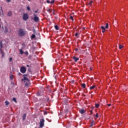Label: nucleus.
<instances>
[{
    "label": "nucleus",
    "instance_id": "obj_29",
    "mask_svg": "<svg viewBox=\"0 0 128 128\" xmlns=\"http://www.w3.org/2000/svg\"><path fill=\"white\" fill-rule=\"evenodd\" d=\"M54 0H52L50 2V4H54Z\"/></svg>",
    "mask_w": 128,
    "mask_h": 128
},
{
    "label": "nucleus",
    "instance_id": "obj_1",
    "mask_svg": "<svg viewBox=\"0 0 128 128\" xmlns=\"http://www.w3.org/2000/svg\"><path fill=\"white\" fill-rule=\"evenodd\" d=\"M22 81L24 82L25 86H28L30 84V82L28 76V75H23V78L22 79Z\"/></svg>",
    "mask_w": 128,
    "mask_h": 128
},
{
    "label": "nucleus",
    "instance_id": "obj_18",
    "mask_svg": "<svg viewBox=\"0 0 128 128\" xmlns=\"http://www.w3.org/2000/svg\"><path fill=\"white\" fill-rule=\"evenodd\" d=\"M20 54H24V52H23L22 50L20 49Z\"/></svg>",
    "mask_w": 128,
    "mask_h": 128
},
{
    "label": "nucleus",
    "instance_id": "obj_23",
    "mask_svg": "<svg viewBox=\"0 0 128 128\" xmlns=\"http://www.w3.org/2000/svg\"><path fill=\"white\" fill-rule=\"evenodd\" d=\"M106 28H108V24L106 23V26H105Z\"/></svg>",
    "mask_w": 128,
    "mask_h": 128
},
{
    "label": "nucleus",
    "instance_id": "obj_35",
    "mask_svg": "<svg viewBox=\"0 0 128 128\" xmlns=\"http://www.w3.org/2000/svg\"><path fill=\"white\" fill-rule=\"evenodd\" d=\"M96 118H98V114H96Z\"/></svg>",
    "mask_w": 128,
    "mask_h": 128
},
{
    "label": "nucleus",
    "instance_id": "obj_20",
    "mask_svg": "<svg viewBox=\"0 0 128 128\" xmlns=\"http://www.w3.org/2000/svg\"><path fill=\"white\" fill-rule=\"evenodd\" d=\"M122 48H124V46L122 45H120L119 46L120 50H122Z\"/></svg>",
    "mask_w": 128,
    "mask_h": 128
},
{
    "label": "nucleus",
    "instance_id": "obj_26",
    "mask_svg": "<svg viewBox=\"0 0 128 128\" xmlns=\"http://www.w3.org/2000/svg\"><path fill=\"white\" fill-rule=\"evenodd\" d=\"M12 100H14V102H16V98H13Z\"/></svg>",
    "mask_w": 128,
    "mask_h": 128
},
{
    "label": "nucleus",
    "instance_id": "obj_36",
    "mask_svg": "<svg viewBox=\"0 0 128 128\" xmlns=\"http://www.w3.org/2000/svg\"><path fill=\"white\" fill-rule=\"evenodd\" d=\"M90 70H92V67H90Z\"/></svg>",
    "mask_w": 128,
    "mask_h": 128
},
{
    "label": "nucleus",
    "instance_id": "obj_38",
    "mask_svg": "<svg viewBox=\"0 0 128 128\" xmlns=\"http://www.w3.org/2000/svg\"><path fill=\"white\" fill-rule=\"evenodd\" d=\"M75 36H78V33H76Z\"/></svg>",
    "mask_w": 128,
    "mask_h": 128
},
{
    "label": "nucleus",
    "instance_id": "obj_12",
    "mask_svg": "<svg viewBox=\"0 0 128 128\" xmlns=\"http://www.w3.org/2000/svg\"><path fill=\"white\" fill-rule=\"evenodd\" d=\"M54 28L56 30H58L60 29V28H58V25H55Z\"/></svg>",
    "mask_w": 128,
    "mask_h": 128
},
{
    "label": "nucleus",
    "instance_id": "obj_9",
    "mask_svg": "<svg viewBox=\"0 0 128 128\" xmlns=\"http://www.w3.org/2000/svg\"><path fill=\"white\" fill-rule=\"evenodd\" d=\"M0 52L2 54V58H4V51H2V50L0 49Z\"/></svg>",
    "mask_w": 128,
    "mask_h": 128
},
{
    "label": "nucleus",
    "instance_id": "obj_8",
    "mask_svg": "<svg viewBox=\"0 0 128 128\" xmlns=\"http://www.w3.org/2000/svg\"><path fill=\"white\" fill-rule=\"evenodd\" d=\"M100 28L102 30V32H106V28H104V26H102Z\"/></svg>",
    "mask_w": 128,
    "mask_h": 128
},
{
    "label": "nucleus",
    "instance_id": "obj_37",
    "mask_svg": "<svg viewBox=\"0 0 128 128\" xmlns=\"http://www.w3.org/2000/svg\"><path fill=\"white\" fill-rule=\"evenodd\" d=\"M108 106H110L111 104H108Z\"/></svg>",
    "mask_w": 128,
    "mask_h": 128
},
{
    "label": "nucleus",
    "instance_id": "obj_43",
    "mask_svg": "<svg viewBox=\"0 0 128 128\" xmlns=\"http://www.w3.org/2000/svg\"><path fill=\"white\" fill-rule=\"evenodd\" d=\"M29 2H30V0H28Z\"/></svg>",
    "mask_w": 128,
    "mask_h": 128
},
{
    "label": "nucleus",
    "instance_id": "obj_25",
    "mask_svg": "<svg viewBox=\"0 0 128 128\" xmlns=\"http://www.w3.org/2000/svg\"><path fill=\"white\" fill-rule=\"evenodd\" d=\"M25 54H26V56H28V51H26L24 52Z\"/></svg>",
    "mask_w": 128,
    "mask_h": 128
},
{
    "label": "nucleus",
    "instance_id": "obj_42",
    "mask_svg": "<svg viewBox=\"0 0 128 128\" xmlns=\"http://www.w3.org/2000/svg\"><path fill=\"white\" fill-rule=\"evenodd\" d=\"M26 66L28 67V65H27Z\"/></svg>",
    "mask_w": 128,
    "mask_h": 128
},
{
    "label": "nucleus",
    "instance_id": "obj_22",
    "mask_svg": "<svg viewBox=\"0 0 128 128\" xmlns=\"http://www.w3.org/2000/svg\"><path fill=\"white\" fill-rule=\"evenodd\" d=\"M82 88H86V84H82Z\"/></svg>",
    "mask_w": 128,
    "mask_h": 128
},
{
    "label": "nucleus",
    "instance_id": "obj_2",
    "mask_svg": "<svg viewBox=\"0 0 128 128\" xmlns=\"http://www.w3.org/2000/svg\"><path fill=\"white\" fill-rule=\"evenodd\" d=\"M26 34V32L24 31L23 30L20 29L19 30V36H24Z\"/></svg>",
    "mask_w": 128,
    "mask_h": 128
},
{
    "label": "nucleus",
    "instance_id": "obj_3",
    "mask_svg": "<svg viewBox=\"0 0 128 128\" xmlns=\"http://www.w3.org/2000/svg\"><path fill=\"white\" fill-rule=\"evenodd\" d=\"M20 72L22 74H26V68L24 66H22L20 68Z\"/></svg>",
    "mask_w": 128,
    "mask_h": 128
},
{
    "label": "nucleus",
    "instance_id": "obj_33",
    "mask_svg": "<svg viewBox=\"0 0 128 128\" xmlns=\"http://www.w3.org/2000/svg\"><path fill=\"white\" fill-rule=\"evenodd\" d=\"M7 2H10L11 0H6Z\"/></svg>",
    "mask_w": 128,
    "mask_h": 128
},
{
    "label": "nucleus",
    "instance_id": "obj_6",
    "mask_svg": "<svg viewBox=\"0 0 128 128\" xmlns=\"http://www.w3.org/2000/svg\"><path fill=\"white\" fill-rule=\"evenodd\" d=\"M28 19V15L26 14H24L23 15V20H27Z\"/></svg>",
    "mask_w": 128,
    "mask_h": 128
},
{
    "label": "nucleus",
    "instance_id": "obj_15",
    "mask_svg": "<svg viewBox=\"0 0 128 128\" xmlns=\"http://www.w3.org/2000/svg\"><path fill=\"white\" fill-rule=\"evenodd\" d=\"M80 112L82 114H84V110H80Z\"/></svg>",
    "mask_w": 128,
    "mask_h": 128
},
{
    "label": "nucleus",
    "instance_id": "obj_14",
    "mask_svg": "<svg viewBox=\"0 0 128 128\" xmlns=\"http://www.w3.org/2000/svg\"><path fill=\"white\" fill-rule=\"evenodd\" d=\"M4 46L2 45V42H0V50H2V48Z\"/></svg>",
    "mask_w": 128,
    "mask_h": 128
},
{
    "label": "nucleus",
    "instance_id": "obj_27",
    "mask_svg": "<svg viewBox=\"0 0 128 128\" xmlns=\"http://www.w3.org/2000/svg\"><path fill=\"white\" fill-rule=\"evenodd\" d=\"M10 78H11V80H12V78H14V76L10 75Z\"/></svg>",
    "mask_w": 128,
    "mask_h": 128
},
{
    "label": "nucleus",
    "instance_id": "obj_41",
    "mask_svg": "<svg viewBox=\"0 0 128 128\" xmlns=\"http://www.w3.org/2000/svg\"><path fill=\"white\" fill-rule=\"evenodd\" d=\"M1 27H2V26H1L0 24V28Z\"/></svg>",
    "mask_w": 128,
    "mask_h": 128
},
{
    "label": "nucleus",
    "instance_id": "obj_40",
    "mask_svg": "<svg viewBox=\"0 0 128 128\" xmlns=\"http://www.w3.org/2000/svg\"><path fill=\"white\" fill-rule=\"evenodd\" d=\"M35 12H38L37 11H35Z\"/></svg>",
    "mask_w": 128,
    "mask_h": 128
},
{
    "label": "nucleus",
    "instance_id": "obj_24",
    "mask_svg": "<svg viewBox=\"0 0 128 128\" xmlns=\"http://www.w3.org/2000/svg\"><path fill=\"white\" fill-rule=\"evenodd\" d=\"M92 4V1H90V2H89L88 3V4L89 5V6H90V4Z\"/></svg>",
    "mask_w": 128,
    "mask_h": 128
},
{
    "label": "nucleus",
    "instance_id": "obj_21",
    "mask_svg": "<svg viewBox=\"0 0 128 128\" xmlns=\"http://www.w3.org/2000/svg\"><path fill=\"white\" fill-rule=\"evenodd\" d=\"M99 106H100V104H96V108H98Z\"/></svg>",
    "mask_w": 128,
    "mask_h": 128
},
{
    "label": "nucleus",
    "instance_id": "obj_13",
    "mask_svg": "<svg viewBox=\"0 0 128 128\" xmlns=\"http://www.w3.org/2000/svg\"><path fill=\"white\" fill-rule=\"evenodd\" d=\"M26 114H24L22 116L23 120H26Z\"/></svg>",
    "mask_w": 128,
    "mask_h": 128
},
{
    "label": "nucleus",
    "instance_id": "obj_11",
    "mask_svg": "<svg viewBox=\"0 0 128 128\" xmlns=\"http://www.w3.org/2000/svg\"><path fill=\"white\" fill-rule=\"evenodd\" d=\"M73 60H74L75 62H78V60L79 59L78 58L74 56L73 57Z\"/></svg>",
    "mask_w": 128,
    "mask_h": 128
},
{
    "label": "nucleus",
    "instance_id": "obj_16",
    "mask_svg": "<svg viewBox=\"0 0 128 128\" xmlns=\"http://www.w3.org/2000/svg\"><path fill=\"white\" fill-rule=\"evenodd\" d=\"M94 88H96V86H90V90H94Z\"/></svg>",
    "mask_w": 128,
    "mask_h": 128
},
{
    "label": "nucleus",
    "instance_id": "obj_31",
    "mask_svg": "<svg viewBox=\"0 0 128 128\" xmlns=\"http://www.w3.org/2000/svg\"><path fill=\"white\" fill-rule=\"evenodd\" d=\"M70 20H74V18L72 17V16H70Z\"/></svg>",
    "mask_w": 128,
    "mask_h": 128
},
{
    "label": "nucleus",
    "instance_id": "obj_28",
    "mask_svg": "<svg viewBox=\"0 0 128 128\" xmlns=\"http://www.w3.org/2000/svg\"><path fill=\"white\" fill-rule=\"evenodd\" d=\"M94 126V121L91 123V125L90 126V127L92 126Z\"/></svg>",
    "mask_w": 128,
    "mask_h": 128
},
{
    "label": "nucleus",
    "instance_id": "obj_19",
    "mask_svg": "<svg viewBox=\"0 0 128 128\" xmlns=\"http://www.w3.org/2000/svg\"><path fill=\"white\" fill-rule=\"evenodd\" d=\"M36 38V35L34 34H32L31 38Z\"/></svg>",
    "mask_w": 128,
    "mask_h": 128
},
{
    "label": "nucleus",
    "instance_id": "obj_5",
    "mask_svg": "<svg viewBox=\"0 0 128 128\" xmlns=\"http://www.w3.org/2000/svg\"><path fill=\"white\" fill-rule=\"evenodd\" d=\"M2 28L4 34H8V27L5 26L4 28V26H2Z\"/></svg>",
    "mask_w": 128,
    "mask_h": 128
},
{
    "label": "nucleus",
    "instance_id": "obj_32",
    "mask_svg": "<svg viewBox=\"0 0 128 128\" xmlns=\"http://www.w3.org/2000/svg\"><path fill=\"white\" fill-rule=\"evenodd\" d=\"M46 2H47V4H50V0H47Z\"/></svg>",
    "mask_w": 128,
    "mask_h": 128
},
{
    "label": "nucleus",
    "instance_id": "obj_34",
    "mask_svg": "<svg viewBox=\"0 0 128 128\" xmlns=\"http://www.w3.org/2000/svg\"><path fill=\"white\" fill-rule=\"evenodd\" d=\"M12 58H10V62H12Z\"/></svg>",
    "mask_w": 128,
    "mask_h": 128
},
{
    "label": "nucleus",
    "instance_id": "obj_17",
    "mask_svg": "<svg viewBox=\"0 0 128 128\" xmlns=\"http://www.w3.org/2000/svg\"><path fill=\"white\" fill-rule=\"evenodd\" d=\"M5 104L6 106H8V104H10V102H8V101H6Z\"/></svg>",
    "mask_w": 128,
    "mask_h": 128
},
{
    "label": "nucleus",
    "instance_id": "obj_30",
    "mask_svg": "<svg viewBox=\"0 0 128 128\" xmlns=\"http://www.w3.org/2000/svg\"><path fill=\"white\" fill-rule=\"evenodd\" d=\"M27 10H30V6H27Z\"/></svg>",
    "mask_w": 128,
    "mask_h": 128
},
{
    "label": "nucleus",
    "instance_id": "obj_4",
    "mask_svg": "<svg viewBox=\"0 0 128 128\" xmlns=\"http://www.w3.org/2000/svg\"><path fill=\"white\" fill-rule=\"evenodd\" d=\"M44 120L40 119V128H44Z\"/></svg>",
    "mask_w": 128,
    "mask_h": 128
},
{
    "label": "nucleus",
    "instance_id": "obj_39",
    "mask_svg": "<svg viewBox=\"0 0 128 128\" xmlns=\"http://www.w3.org/2000/svg\"><path fill=\"white\" fill-rule=\"evenodd\" d=\"M0 8H1V10H2V7H0Z\"/></svg>",
    "mask_w": 128,
    "mask_h": 128
},
{
    "label": "nucleus",
    "instance_id": "obj_10",
    "mask_svg": "<svg viewBox=\"0 0 128 128\" xmlns=\"http://www.w3.org/2000/svg\"><path fill=\"white\" fill-rule=\"evenodd\" d=\"M12 12H8V16H12Z\"/></svg>",
    "mask_w": 128,
    "mask_h": 128
},
{
    "label": "nucleus",
    "instance_id": "obj_7",
    "mask_svg": "<svg viewBox=\"0 0 128 128\" xmlns=\"http://www.w3.org/2000/svg\"><path fill=\"white\" fill-rule=\"evenodd\" d=\"M34 22H38V17L36 16V15L34 14Z\"/></svg>",
    "mask_w": 128,
    "mask_h": 128
}]
</instances>
